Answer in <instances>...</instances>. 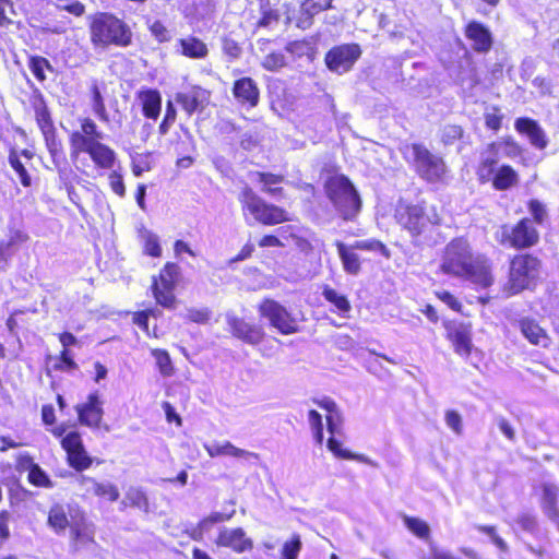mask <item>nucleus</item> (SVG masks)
Masks as SVG:
<instances>
[{
  "mask_svg": "<svg viewBox=\"0 0 559 559\" xmlns=\"http://www.w3.org/2000/svg\"><path fill=\"white\" fill-rule=\"evenodd\" d=\"M79 128L68 135L70 160L84 176L92 169L99 173L112 170L118 162L116 151L105 143L107 135L90 116L78 119Z\"/></svg>",
  "mask_w": 559,
  "mask_h": 559,
  "instance_id": "obj_1",
  "label": "nucleus"
},
{
  "mask_svg": "<svg viewBox=\"0 0 559 559\" xmlns=\"http://www.w3.org/2000/svg\"><path fill=\"white\" fill-rule=\"evenodd\" d=\"M440 269L445 274L463 277L483 288L492 284L487 260L480 255L474 257L463 238L453 239L447 245Z\"/></svg>",
  "mask_w": 559,
  "mask_h": 559,
  "instance_id": "obj_2",
  "label": "nucleus"
},
{
  "mask_svg": "<svg viewBox=\"0 0 559 559\" xmlns=\"http://www.w3.org/2000/svg\"><path fill=\"white\" fill-rule=\"evenodd\" d=\"M41 421L48 427L52 437L59 440L61 449L66 453L67 464L75 472H83L92 467L94 459L88 454L82 435L79 430L67 431L64 424L56 425L57 417L51 404H45L40 411Z\"/></svg>",
  "mask_w": 559,
  "mask_h": 559,
  "instance_id": "obj_3",
  "label": "nucleus"
},
{
  "mask_svg": "<svg viewBox=\"0 0 559 559\" xmlns=\"http://www.w3.org/2000/svg\"><path fill=\"white\" fill-rule=\"evenodd\" d=\"M90 40L94 47L110 46L126 48L133 43L131 27L116 14L96 12L88 16Z\"/></svg>",
  "mask_w": 559,
  "mask_h": 559,
  "instance_id": "obj_4",
  "label": "nucleus"
},
{
  "mask_svg": "<svg viewBox=\"0 0 559 559\" xmlns=\"http://www.w3.org/2000/svg\"><path fill=\"white\" fill-rule=\"evenodd\" d=\"M238 202L248 223L272 227L292 221V215L285 207L266 201L249 186L240 190Z\"/></svg>",
  "mask_w": 559,
  "mask_h": 559,
  "instance_id": "obj_5",
  "label": "nucleus"
},
{
  "mask_svg": "<svg viewBox=\"0 0 559 559\" xmlns=\"http://www.w3.org/2000/svg\"><path fill=\"white\" fill-rule=\"evenodd\" d=\"M29 104L51 163L59 173H62L67 165V155L47 102L44 95L36 91L32 94Z\"/></svg>",
  "mask_w": 559,
  "mask_h": 559,
  "instance_id": "obj_6",
  "label": "nucleus"
},
{
  "mask_svg": "<svg viewBox=\"0 0 559 559\" xmlns=\"http://www.w3.org/2000/svg\"><path fill=\"white\" fill-rule=\"evenodd\" d=\"M324 191L336 213L344 221L354 219L360 212V197L347 176L343 174L330 176L324 182Z\"/></svg>",
  "mask_w": 559,
  "mask_h": 559,
  "instance_id": "obj_7",
  "label": "nucleus"
},
{
  "mask_svg": "<svg viewBox=\"0 0 559 559\" xmlns=\"http://www.w3.org/2000/svg\"><path fill=\"white\" fill-rule=\"evenodd\" d=\"M182 280L181 266L177 262L167 261L151 281L150 289L156 305L164 309H175L178 302L176 289Z\"/></svg>",
  "mask_w": 559,
  "mask_h": 559,
  "instance_id": "obj_8",
  "label": "nucleus"
},
{
  "mask_svg": "<svg viewBox=\"0 0 559 559\" xmlns=\"http://www.w3.org/2000/svg\"><path fill=\"white\" fill-rule=\"evenodd\" d=\"M260 319L265 320L281 335H292L300 331L297 318L280 301L265 297L257 305Z\"/></svg>",
  "mask_w": 559,
  "mask_h": 559,
  "instance_id": "obj_9",
  "label": "nucleus"
},
{
  "mask_svg": "<svg viewBox=\"0 0 559 559\" xmlns=\"http://www.w3.org/2000/svg\"><path fill=\"white\" fill-rule=\"evenodd\" d=\"M540 262L530 254L516 255L510 265L509 282L507 292L515 295L523 289L530 288L539 275Z\"/></svg>",
  "mask_w": 559,
  "mask_h": 559,
  "instance_id": "obj_10",
  "label": "nucleus"
},
{
  "mask_svg": "<svg viewBox=\"0 0 559 559\" xmlns=\"http://www.w3.org/2000/svg\"><path fill=\"white\" fill-rule=\"evenodd\" d=\"M412 154L420 178L432 183L445 181L449 169L442 157L431 153L423 144H413Z\"/></svg>",
  "mask_w": 559,
  "mask_h": 559,
  "instance_id": "obj_11",
  "label": "nucleus"
},
{
  "mask_svg": "<svg viewBox=\"0 0 559 559\" xmlns=\"http://www.w3.org/2000/svg\"><path fill=\"white\" fill-rule=\"evenodd\" d=\"M362 49L358 43L335 45L324 55L325 67L337 74L350 71L360 59Z\"/></svg>",
  "mask_w": 559,
  "mask_h": 559,
  "instance_id": "obj_12",
  "label": "nucleus"
},
{
  "mask_svg": "<svg viewBox=\"0 0 559 559\" xmlns=\"http://www.w3.org/2000/svg\"><path fill=\"white\" fill-rule=\"evenodd\" d=\"M496 239L504 246L526 248L537 242L538 234L532 222L523 218L515 226H501L496 233Z\"/></svg>",
  "mask_w": 559,
  "mask_h": 559,
  "instance_id": "obj_13",
  "label": "nucleus"
},
{
  "mask_svg": "<svg viewBox=\"0 0 559 559\" xmlns=\"http://www.w3.org/2000/svg\"><path fill=\"white\" fill-rule=\"evenodd\" d=\"M226 322L230 335L245 344L257 346L266 337V332L262 324L248 321L243 317L236 314L227 316Z\"/></svg>",
  "mask_w": 559,
  "mask_h": 559,
  "instance_id": "obj_14",
  "label": "nucleus"
},
{
  "mask_svg": "<svg viewBox=\"0 0 559 559\" xmlns=\"http://www.w3.org/2000/svg\"><path fill=\"white\" fill-rule=\"evenodd\" d=\"M80 425L98 429L103 423L104 408L103 401L97 391L90 393L86 401L79 403L74 407Z\"/></svg>",
  "mask_w": 559,
  "mask_h": 559,
  "instance_id": "obj_15",
  "label": "nucleus"
},
{
  "mask_svg": "<svg viewBox=\"0 0 559 559\" xmlns=\"http://www.w3.org/2000/svg\"><path fill=\"white\" fill-rule=\"evenodd\" d=\"M212 93L200 85H191L189 90L179 92L175 95L177 104L183 112L191 117L198 111H202L210 104Z\"/></svg>",
  "mask_w": 559,
  "mask_h": 559,
  "instance_id": "obj_16",
  "label": "nucleus"
},
{
  "mask_svg": "<svg viewBox=\"0 0 559 559\" xmlns=\"http://www.w3.org/2000/svg\"><path fill=\"white\" fill-rule=\"evenodd\" d=\"M397 223L411 233L419 235L429 221L424 214V210L418 205H411L400 201L394 214Z\"/></svg>",
  "mask_w": 559,
  "mask_h": 559,
  "instance_id": "obj_17",
  "label": "nucleus"
},
{
  "mask_svg": "<svg viewBox=\"0 0 559 559\" xmlns=\"http://www.w3.org/2000/svg\"><path fill=\"white\" fill-rule=\"evenodd\" d=\"M231 94L240 106L248 109L257 107L261 98L259 85L250 76H241L235 80Z\"/></svg>",
  "mask_w": 559,
  "mask_h": 559,
  "instance_id": "obj_18",
  "label": "nucleus"
},
{
  "mask_svg": "<svg viewBox=\"0 0 559 559\" xmlns=\"http://www.w3.org/2000/svg\"><path fill=\"white\" fill-rule=\"evenodd\" d=\"M215 544L218 547L229 548L236 554H242L253 549V540L247 536L242 527L221 530L215 539Z\"/></svg>",
  "mask_w": 559,
  "mask_h": 559,
  "instance_id": "obj_19",
  "label": "nucleus"
},
{
  "mask_svg": "<svg viewBox=\"0 0 559 559\" xmlns=\"http://www.w3.org/2000/svg\"><path fill=\"white\" fill-rule=\"evenodd\" d=\"M95 544V531L84 513H81L78 520H74L70 526V546L72 551H80L87 545Z\"/></svg>",
  "mask_w": 559,
  "mask_h": 559,
  "instance_id": "obj_20",
  "label": "nucleus"
},
{
  "mask_svg": "<svg viewBox=\"0 0 559 559\" xmlns=\"http://www.w3.org/2000/svg\"><path fill=\"white\" fill-rule=\"evenodd\" d=\"M141 111L144 118L156 120L162 110V94L156 88H141L136 92Z\"/></svg>",
  "mask_w": 559,
  "mask_h": 559,
  "instance_id": "obj_21",
  "label": "nucleus"
},
{
  "mask_svg": "<svg viewBox=\"0 0 559 559\" xmlns=\"http://www.w3.org/2000/svg\"><path fill=\"white\" fill-rule=\"evenodd\" d=\"M333 0H304L300 4V14L296 19V26L301 29L309 28L313 16L332 9Z\"/></svg>",
  "mask_w": 559,
  "mask_h": 559,
  "instance_id": "obj_22",
  "label": "nucleus"
},
{
  "mask_svg": "<svg viewBox=\"0 0 559 559\" xmlns=\"http://www.w3.org/2000/svg\"><path fill=\"white\" fill-rule=\"evenodd\" d=\"M465 35L472 41V47L478 52H487L492 46V36L490 31L479 22L467 24Z\"/></svg>",
  "mask_w": 559,
  "mask_h": 559,
  "instance_id": "obj_23",
  "label": "nucleus"
},
{
  "mask_svg": "<svg viewBox=\"0 0 559 559\" xmlns=\"http://www.w3.org/2000/svg\"><path fill=\"white\" fill-rule=\"evenodd\" d=\"M448 337L454 346L456 354L468 357L472 352V333L468 326L454 323L448 329Z\"/></svg>",
  "mask_w": 559,
  "mask_h": 559,
  "instance_id": "obj_24",
  "label": "nucleus"
},
{
  "mask_svg": "<svg viewBox=\"0 0 559 559\" xmlns=\"http://www.w3.org/2000/svg\"><path fill=\"white\" fill-rule=\"evenodd\" d=\"M321 294L324 300L332 306V312L344 319H348L350 317L353 309L352 302L345 294L336 290L328 284L322 286Z\"/></svg>",
  "mask_w": 559,
  "mask_h": 559,
  "instance_id": "obj_25",
  "label": "nucleus"
},
{
  "mask_svg": "<svg viewBox=\"0 0 559 559\" xmlns=\"http://www.w3.org/2000/svg\"><path fill=\"white\" fill-rule=\"evenodd\" d=\"M514 127L518 132L525 134L536 148L543 150L547 146L546 134L537 121L530 118H518Z\"/></svg>",
  "mask_w": 559,
  "mask_h": 559,
  "instance_id": "obj_26",
  "label": "nucleus"
},
{
  "mask_svg": "<svg viewBox=\"0 0 559 559\" xmlns=\"http://www.w3.org/2000/svg\"><path fill=\"white\" fill-rule=\"evenodd\" d=\"M499 158L500 154L498 153L493 143L488 144L480 152L477 175L483 182L489 181L491 179Z\"/></svg>",
  "mask_w": 559,
  "mask_h": 559,
  "instance_id": "obj_27",
  "label": "nucleus"
},
{
  "mask_svg": "<svg viewBox=\"0 0 559 559\" xmlns=\"http://www.w3.org/2000/svg\"><path fill=\"white\" fill-rule=\"evenodd\" d=\"M177 46L180 55L189 59H204L209 56L207 45L192 35L178 39Z\"/></svg>",
  "mask_w": 559,
  "mask_h": 559,
  "instance_id": "obj_28",
  "label": "nucleus"
},
{
  "mask_svg": "<svg viewBox=\"0 0 559 559\" xmlns=\"http://www.w3.org/2000/svg\"><path fill=\"white\" fill-rule=\"evenodd\" d=\"M519 328L523 336L532 344L542 347L549 345V337L546 331L533 319H522L519 322Z\"/></svg>",
  "mask_w": 559,
  "mask_h": 559,
  "instance_id": "obj_29",
  "label": "nucleus"
},
{
  "mask_svg": "<svg viewBox=\"0 0 559 559\" xmlns=\"http://www.w3.org/2000/svg\"><path fill=\"white\" fill-rule=\"evenodd\" d=\"M254 177L257 182L261 185V189L264 193L273 197L283 195L284 189L282 183L285 181V176L283 174L255 171Z\"/></svg>",
  "mask_w": 559,
  "mask_h": 559,
  "instance_id": "obj_30",
  "label": "nucleus"
},
{
  "mask_svg": "<svg viewBox=\"0 0 559 559\" xmlns=\"http://www.w3.org/2000/svg\"><path fill=\"white\" fill-rule=\"evenodd\" d=\"M68 515L69 512L63 504L55 503L49 508L47 524L56 534H61L71 526Z\"/></svg>",
  "mask_w": 559,
  "mask_h": 559,
  "instance_id": "obj_31",
  "label": "nucleus"
},
{
  "mask_svg": "<svg viewBox=\"0 0 559 559\" xmlns=\"http://www.w3.org/2000/svg\"><path fill=\"white\" fill-rule=\"evenodd\" d=\"M29 240L26 231L19 228H10L7 240H0V259L8 260L12 255V249L22 246Z\"/></svg>",
  "mask_w": 559,
  "mask_h": 559,
  "instance_id": "obj_32",
  "label": "nucleus"
},
{
  "mask_svg": "<svg viewBox=\"0 0 559 559\" xmlns=\"http://www.w3.org/2000/svg\"><path fill=\"white\" fill-rule=\"evenodd\" d=\"M204 449L209 456L216 457V456H233V457H248L251 455L250 452L239 449L235 447L229 441H224L223 443L219 442H213L211 444H205Z\"/></svg>",
  "mask_w": 559,
  "mask_h": 559,
  "instance_id": "obj_33",
  "label": "nucleus"
},
{
  "mask_svg": "<svg viewBox=\"0 0 559 559\" xmlns=\"http://www.w3.org/2000/svg\"><path fill=\"white\" fill-rule=\"evenodd\" d=\"M559 497V487L551 483L543 485L542 510L546 516L556 514L558 510L557 500Z\"/></svg>",
  "mask_w": 559,
  "mask_h": 559,
  "instance_id": "obj_34",
  "label": "nucleus"
},
{
  "mask_svg": "<svg viewBox=\"0 0 559 559\" xmlns=\"http://www.w3.org/2000/svg\"><path fill=\"white\" fill-rule=\"evenodd\" d=\"M492 178V185L497 190H507L518 183L516 171L508 165L501 166Z\"/></svg>",
  "mask_w": 559,
  "mask_h": 559,
  "instance_id": "obj_35",
  "label": "nucleus"
},
{
  "mask_svg": "<svg viewBox=\"0 0 559 559\" xmlns=\"http://www.w3.org/2000/svg\"><path fill=\"white\" fill-rule=\"evenodd\" d=\"M91 106L95 116L103 122L109 121V114L105 103V98L97 83H93L90 87Z\"/></svg>",
  "mask_w": 559,
  "mask_h": 559,
  "instance_id": "obj_36",
  "label": "nucleus"
},
{
  "mask_svg": "<svg viewBox=\"0 0 559 559\" xmlns=\"http://www.w3.org/2000/svg\"><path fill=\"white\" fill-rule=\"evenodd\" d=\"M336 248L344 270L349 274H357L360 270V261L354 249L346 247L343 242H336Z\"/></svg>",
  "mask_w": 559,
  "mask_h": 559,
  "instance_id": "obj_37",
  "label": "nucleus"
},
{
  "mask_svg": "<svg viewBox=\"0 0 559 559\" xmlns=\"http://www.w3.org/2000/svg\"><path fill=\"white\" fill-rule=\"evenodd\" d=\"M124 507L135 508L141 511H148V499L145 491L139 487H131L126 492L122 501Z\"/></svg>",
  "mask_w": 559,
  "mask_h": 559,
  "instance_id": "obj_38",
  "label": "nucleus"
},
{
  "mask_svg": "<svg viewBox=\"0 0 559 559\" xmlns=\"http://www.w3.org/2000/svg\"><path fill=\"white\" fill-rule=\"evenodd\" d=\"M92 483V493L100 499L115 502L119 499L120 492L116 485L110 483H100L94 478H87Z\"/></svg>",
  "mask_w": 559,
  "mask_h": 559,
  "instance_id": "obj_39",
  "label": "nucleus"
},
{
  "mask_svg": "<svg viewBox=\"0 0 559 559\" xmlns=\"http://www.w3.org/2000/svg\"><path fill=\"white\" fill-rule=\"evenodd\" d=\"M154 357L157 369L163 377H171L175 373V368L169 353L163 348H154L151 350Z\"/></svg>",
  "mask_w": 559,
  "mask_h": 559,
  "instance_id": "obj_40",
  "label": "nucleus"
},
{
  "mask_svg": "<svg viewBox=\"0 0 559 559\" xmlns=\"http://www.w3.org/2000/svg\"><path fill=\"white\" fill-rule=\"evenodd\" d=\"M8 162L13 170L17 174L20 182L23 187L27 188L32 185V179L27 169L20 159V155L15 148H11L8 155Z\"/></svg>",
  "mask_w": 559,
  "mask_h": 559,
  "instance_id": "obj_41",
  "label": "nucleus"
},
{
  "mask_svg": "<svg viewBox=\"0 0 559 559\" xmlns=\"http://www.w3.org/2000/svg\"><path fill=\"white\" fill-rule=\"evenodd\" d=\"M79 369L71 349H61L56 357L53 370L59 372H73Z\"/></svg>",
  "mask_w": 559,
  "mask_h": 559,
  "instance_id": "obj_42",
  "label": "nucleus"
},
{
  "mask_svg": "<svg viewBox=\"0 0 559 559\" xmlns=\"http://www.w3.org/2000/svg\"><path fill=\"white\" fill-rule=\"evenodd\" d=\"M28 68L35 79L40 83L46 80L45 70H52L49 60L41 56H31L28 58Z\"/></svg>",
  "mask_w": 559,
  "mask_h": 559,
  "instance_id": "obj_43",
  "label": "nucleus"
},
{
  "mask_svg": "<svg viewBox=\"0 0 559 559\" xmlns=\"http://www.w3.org/2000/svg\"><path fill=\"white\" fill-rule=\"evenodd\" d=\"M142 247L144 254L152 258L162 257V247L159 243V238L152 231L146 230L142 234Z\"/></svg>",
  "mask_w": 559,
  "mask_h": 559,
  "instance_id": "obj_44",
  "label": "nucleus"
},
{
  "mask_svg": "<svg viewBox=\"0 0 559 559\" xmlns=\"http://www.w3.org/2000/svg\"><path fill=\"white\" fill-rule=\"evenodd\" d=\"M403 521H404L405 526L418 538H421V539L429 538L430 527L427 524V522H425L421 519L407 516V515L403 516Z\"/></svg>",
  "mask_w": 559,
  "mask_h": 559,
  "instance_id": "obj_45",
  "label": "nucleus"
},
{
  "mask_svg": "<svg viewBox=\"0 0 559 559\" xmlns=\"http://www.w3.org/2000/svg\"><path fill=\"white\" fill-rule=\"evenodd\" d=\"M27 480L31 485L39 488H51L53 486L47 473L38 465H32L28 471Z\"/></svg>",
  "mask_w": 559,
  "mask_h": 559,
  "instance_id": "obj_46",
  "label": "nucleus"
},
{
  "mask_svg": "<svg viewBox=\"0 0 559 559\" xmlns=\"http://www.w3.org/2000/svg\"><path fill=\"white\" fill-rule=\"evenodd\" d=\"M301 547L302 543L300 536L293 534L292 537L283 544L281 559H297Z\"/></svg>",
  "mask_w": 559,
  "mask_h": 559,
  "instance_id": "obj_47",
  "label": "nucleus"
},
{
  "mask_svg": "<svg viewBox=\"0 0 559 559\" xmlns=\"http://www.w3.org/2000/svg\"><path fill=\"white\" fill-rule=\"evenodd\" d=\"M260 12L261 16L257 22L258 27H269L270 25L275 24L280 21L281 15L278 11L270 7L269 0H265V3L261 1Z\"/></svg>",
  "mask_w": 559,
  "mask_h": 559,
  "instance_id": "obj_48",
  "label": "nucleus"
},
{
  "mask_svg": "<svg viewBox=\"0 0 559 559\" xmlns=\"http://www.w3.org/2000/svg\"><path fill=\"white\" fill-rule=\"evenodd\" d=\"M501 156L514 158L521 155L522 150L519 144L511 138L503 139L498 142H492Z\"/></svg>",
  "mask_w": 559,
  "mask_h": 559,
  "instance_id": "obj_49",
  "label": "nucleus"
},
{
  "mask_svg": "<svg viewBox=\"0 0 559 559\" xmlns=\"http://www.w3.org/2000/svg\"><path fill=\"white\" fill-rule=\"evenodd\" d=\"M464 131L462 127L456 124H447L440 131L441 142L445 145H453L457 141L462 140Z\"/></svg>",
  "mask_w": 559,
  "mask_h": 559,
  "instance_id": "obj_50",
  "label": "nucleus"
},
{
  "mask_svg": "<svg viewBox=\"0 0 559 559\" xmlns=\"http://www.w3.org/2000/svg\"><path fill=\"white\" fill-rule=\"evenodd\" d=\"M286 63V58L283 52L272 51L263 58L261 66L266 71L275 72L284 68Z\"/></svg>",
  "mask_w": 559,
  "mask_h": 559,
  "instance_id": "obj_51",
  "label": "nucleus"
},
{
  "mask_svg": "<svg viewBox=\"0 0 559 559\" xmlns=\"http://www.w3.org/2000/svg\"><path fill=\"white\" fill-rule=\"evenodd\" d=\"M177 119V110L171 100H167L165 114L158 126L159 135H166Z\"/></svg>",
  "mask_w": 559,
  "mask_h": 559,
  "instance_id": "obj_52",
  "label": "nucleus"
},
{
  "mask_svg": "<svg viewBox=\"0 0 559 559\" xmlns=\"http://www.w3.org/2000/svg\"><path fill=\"white\" fill-rule=\"evenodd\" d=\"M308 420L316 442L321 445L324 439L321 415L316 409H310L308 413Z\"/></svg>",
  "mask_w": 559,
  "mask_h": 559,
  "instance_id": "obj_53",
  "label": "nucleus"
},
{
  "mask_svg": "<svg viewBox=\"0 0 559 559\" xmlns=\"http://www.w3.org/2000/svg\"><path fill=\"white\" fill-rule=\"evenodd\" d=\"M158 311L154 308H147L144 310L134 311L132 313V322L138 325L143 332L148 333V320L150 317H157Z\"/></svg>",
  "mask_w": 559,
  "mask_h": 559,
  "instance_id": "obj_54",
  "label": "nucleus"
},
{
  "mask_svg": "<svg viewBox=\"0 0 559 559\" xmlns=\"http://www.w3.org/2000/svg\"><path fill=\"white\" fill-rule=\"evenodd\" d=\"M15 14L12 0H0V27L8 28L13 24L12 15Z\"/></svg>",
  "mask_w": 559,
  "mask_h": 559,
  "instance_id": "obj_55",
  "label": "nucleus"
},
{
  "mask_svg": "<svg viewBox=\"0 0 559 559\" xmlns=\"http://www.w3.org/2000/svg\"><path fill=\"white\" fill-rule=\"evenodd\" d=\"M148 29L152 36L159 43H167L171 39L170 32L166 27V25L159 21L155 20L150 26Z\"/></svg>",
  "mask_w": 559,
  "mask_h": 559,
  "instance_id": "obj_56",
  "label": "nucleus"
},
{
  "mask_svg": "<svg viewBox=\"0 0 559 559\" xmlns=\"http://www.w3.org/2000/svg\"><path fill=\"white\" fill-rule=\"evenodd\" d=\"M212 525L209 523L207 519L204 516L194 526L186 530V534L195 542H201L204 537V534L211 530Z\"/></svg>",
  "mask_w": 559,
  "mask_h": 559,
  "instance_id": "obj_57",
  "label": "nucleus"
},
{
  "mask_svg": "<svg viewBox=\"0 0 559 559\" xmlns=\"http://www.w3.org/2000/svg\"><path fill=\"white\" fill-rule=\"evenodd\" d=\"M108 183L111 191L119 198H124L127 190L123 182V177L119 171L111 170L108 175Z\"/></svg>",
  "mask_w": 559,
  "mask_h": 559,
  "instance_id": "obj_58",
  "label": "nucleus"
},
{
  "mask_svg": "<svg viewBox=\"0 0 559 559\" xmlns=\"http://www.w3.org/2000/svg\"><path fill=\"white\" fill-rule=\"evenodd\" d=\"M485 124L488 129L499 130L501 128V121L503 116L500 114L497 107L487 108L485 112Z\"/></svg>",
  "mask_w": 559,
  "mask_h": 559,
  "instance_id": "obj_59",
  "label": "nucleus"
},
{
  "mask_svg": "<svg viewBox=\"0 0 559 559\" xmlns=\"http://www.w3.org/2000/svg\"><path fill=\"white\" fill-rule=\"evenodd\" d=\"M211 311L206 308H191L188 309L186 319L189 322L198 323V324H205L210 321Z\"/></svg>",
  "mask_w": 559,
  "mask_h": 559,
  "instance_id": "obj_60",
  "label": "nucleus"
},
{
  "mask_svg": "<svg viewBox=\"0 0 559 559\" xmlns=\"http://www.w3.org/2000/svg\"><path fill=\"white\" fill-rule=\"evenodd\" d=\"M444 420L447 426L456 435L463 431L462 416L456 411H447Z\"/></svg>",
  "mask_w": 559,
  "mask_h": 559,
  "instance_id": "obj_61",
  "label": "nucleus"
},
{
  "mask_svg": "<svg viewBox=\"0 0 559 559\" xmlns=\"http://www.w3.org/2000/svg\"><path fill=\"white\" fill-rule=\"evenodd\" d=\"M343 418L338 409L326 414L328 430L331 435H342Z\"/></svg>",
  "mask_w": 559,
  "mask_h": 559,
  "instance_id": "obj_62",
  "label": "nucleus"
},
{
  "mask_svg": "<svg viewBox=\"0 0 559 559\" xmlns=\"http://www.w3.org/2000/svg\"><path fill=\"white\" fill-rule=\"evenodd\" d=\"M328 449L340 459H350L352 454L346 449H343L342 442L335 438V435H331L326 442Z\"/></svg>",
  "mask_w": 559,
  "mask_h": 559,
  "instance_id": "obj_63",
  "label": "nucleus"
},
{
  "mask_svg": "<svg viewBox=\"0 0 559 559\" xmlns=\"http://www.w3.org/2000/svg\"><path fill=\"white\" fill-rule=\"evenodd\" d=\"M518 525L528 533H534L537 530L536 518L531 513H521L516 518Z\"/></svg>",
  "mask_w": 559,
  "mask_h": 559,
  "instance_id": "obj_64",
  "label": "nucleus"
}]
</instances>
